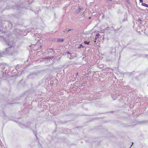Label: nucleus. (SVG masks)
Returning <instances> with one entry per match:
<instances>
[{"label": "nucleus", "mask_w": 148, "mask_h": 148, "mask_svg": "<svg viewBox=\"0 0 148 148\" xmlns=\"http://www.w3.org/2000/svg\"><path fill=\"white\" fill-rule=\"evenodd\" d=\"M99 36L100 34H97L95 36V40H97V39L99 38Z\"/></svg>", "instance_id": "nucleus-1"}, {"label": "nucleus", "mask_w": 148, "mask_h": 148, "mask_svg": "<svg viewBox=\"0 0 148 148\" xmlns=\"http://www.w3.org/2000/svg\"><path fill=\"white\" fill-rule=\"evenodd\" d=\"M141 5L143 6H145L146 7L148 8V5L147 4L145 3H142Z\"/></svg>", "instance_id": "nucleus-2"}, {"label": "nucleus", "mask_w": 148, "mask_h": 148, "mask_svg": "<svg viewBox=\"0 0 148 148\" xmlns=\"http://www.w3.org/2000/svg\"><path fill=\"white\" fill-rule=\"evenodd\" d=\"M57 41L58 42H63L64 41V39H57Z\"/></svg>", "instance_id": "nucleus-3"}, {"label": "nucleus", "mask_w": 148, "mask_h": 148, "mask_svg": "<svg viewBox=\"0 0 148 148\" xmlns=\"http://www.w3.org/2000/svg\"><path fill=\"white\" fill-rule=\"evenodd\" d=\"M90 41L87 42V41H85L84 42V43L85 44H87L88 45L89 44Z\"/></svg>", "instance_id": "nucleus-4"}, {"label": "nucleus", "mask_w": 148, "mask_h": 148, "mask_svg": "<svg viewBox=\"0 0 148 148\" xmlns=\"http://www.w3.org/2000/svg\"><path fill=\"white\" fill-rule=\"evenodd\" d=\"M80 46L79 47V48H80L81 47H84L82 45V44H80L79 45Z\"/></svg>", "instance_id": "nucleus-5"}, {"label": "nucleus", "mask_w": 148, "mask_h": 148, "mask_svg": "<svg viewBox=\"0 0 148 148\" xmlns=\"http://www.w3.org/2000/svg\"><path fill=\"white\" fill-rule=\"evenodd\" d=\"M67 54H71V53L69 52V51H68L67 53Z\"/></svg>", "instance_id": "nucleus-6"}, {"label": "nucleus", "mask_w": 148, "mask_h": 148, "mask_svg": "<svg viewBox=\"0 0 148 148\" xmlns=\"http://www.w3.org/2000/svg\"><path fill=\"white\" fill-rule=\"evenodd\" d=\"M140 2H143V0H139Z\"/></svg>", "instance_id": "nucleus-7"}, {"label": "nucleus", "mask_w": 148, "mask_h": 148, "mask_svg": "<svg viewBox=\"0 0 148 148\" xmlns=\"http://www.w3.org/2000/svg\"><path fill=\"white\" fill-rule=\"evenodd\" d=\"M108 1L111 2L112 1V0H108Z\"/></svg>", "instance_id": "nucleus-8"}, {"label": "nucleus", "mask_w": 148, "mask_h": 148, "mask_svg": "<svg viewBox=\"0 0 148 148\" xmlns=\"http://www.w3.org/2000/svg\"><path fill=\"white\" fill-rule=\"evenodd\" d=\"M90 18H91V17H89V19H90Z\"/></svg>", "instance_id": "nucleus-9"}, {"label": "nucleus", "mask_w": 148, "mask_h": 148, "mask_svg": "<svg viewBox=\"0 0 148 148\" xmlns=\"http://www.w3.org/2000/svg\"><path fill=\"white\" fill-rule=\"evenodd\" d=\"M132 143V145L131 146H132V145L133 144V143Z\"/></svg>", "instance_id": "nucleus-10"}, {"label": "nucleus", "mask_w": 148, "mask_h": 148, "mask_svg": "<svg viewBox=\"0 0 148 148\" xmlns=\"http://www.w3.org/2000/svg\"><path fill=\"white\" fill-rule=\"evenodd\" d=\"M78 73H77V75H78Z\"/></svg>", "instance_id": "nucleus-11"}]
</instances>
